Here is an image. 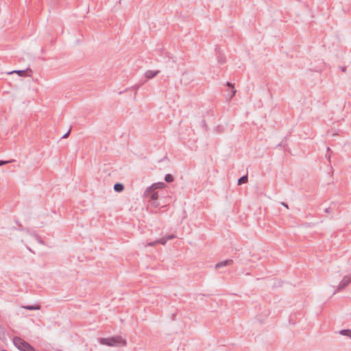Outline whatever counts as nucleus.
<instances>
[{
  "label": "nucleus",
  "mask_w": 351,
  "mask_h": 351,
  "mask_svg": "<svg viewBox=\"0 0 351 351\" xmlns=\"http://www.w3.org/2000/svg\"><path fill=\"white\" fill-rule=\"evenodd\" d=\"M99 342L101 344L108 346H124L126 345V341L121 337L101 338L99 339Z\"/></svg>",
  "instance_id": "nucleus-1"
},
{
  "label": "nucleus",
  "mask_w": 351,
  "mask_h": 351,
  "mask_svg": "<svg viewBox=\"0 0 351 351\" xmlns=\"http://www.w3.org/2000/svg\"><path fill=\"white\" fill-rule=\"evenodd\" d=\"M12 341L19 351H36L33 346L19 337H14Z\"/></svg>",
  "instance_id": "nucleus-2"
},
{
  "label": "nucleus",
  "mask_w": 351,
  "mask_h": 351,
  "mask_svg": "<svg viewBox=\"0 0 351 351\" xmlns=\"http://www.w3.org/2000/svg\"><path fill=\"white\" fill-rule=\"evenodd\" d=\"M351 282V275L346 276L339 285V288L342 289Z\"/></svg>",
  "instance_id": "nucleus-3"
},
{
  "label": "nucleus",
  "mask_w": 351,
  "mask_h": 351,
  "mask_svg": "<svg viewBox=\"0 0 351 351\" xmlns=\"http://www.w3.org/2000/svg\"><path fill=\"white\" fill-rule=\"evenodd\" d=\"M232 261L231 260L224 261L223 262L216 264L215 268L217 269V268H220L223 266L229 265L232 264Z\"/></svg>",
  "instance_id": "nucleus-4"
},
{
  "label": "nucleus",
  "mask_w": 351,
  "mask_h": 351,
  "mask_svg": "<svg viewBox=\"0 0 351 351\" xmlns=\"http://www.w3.org/2000/svg\"><path fill=\"white\" fill-rule=\"evenodd\" d=\"M165 187V184L163 182H158V183L154 184L151 186V189H152L153 190H155L157 189H164Z\"/></svg>",
  "instance_id": "nucleus-5"
},
{
  "label": "nucleus",
  "mask_w": 351,
  "mask_h": 351,
  "mask_svg": "<svg viewBox=\"0 0 351 351\" xmlns=\"http://www.w3.org/2000/svg\"><path fill=\"white\" fill-rule=\"evenodd\" d=\"M114 190L116 191L121 192V191H122L123 190L124 187H123V185L122 184L117 183V184H114Z\"/></svg>",
  "instance_id": "nucleus-6"
},
{
  "label": "nucleus",
  "mask_w": 351,
  "mask_h": 351,
  "mask_svg": "<svg viewBox=\"0 0 351 351\" xmlns=\"http://www.w3.org/2000/svg\"><path fill=\"white\" fill-rule=\"evenodd\" d=\"M173 238V236L172 237H169L168 238V239H171ZM167 241V239L162 238V239H159L158 241H156V243H160L162 245H165Z\"/></svg>",
  "instance_id": "nucleus-7"
},
{
  "label": "nucleus",
  "mask_w": 351,
  "mask_h": 351,
  "mask_svg": "<svg viewBox=\"0 0 351 351\" xmlns=\"http://www.w3.org/2000/svg\"><path fill=\"white\" fill-rule=\"evenodd\" d=\"M165 180L167 182H172L173 181V178L171 174H167L165 177Z\"/></svg>",
  "instance_id": "nucleus-8"
},
{
  "label": "nucleus",
  "mask_w": 351,
  "mask_h": 351,
  "mask_svg": "<svg viewBox=\"0 0 351 351\" xmlns=\"http://www.w3.org/2000/svg\"><path fill=\"white\" fill-rule=\"evenodd\" d=\"M247 176H243L239 180V184H244V183L247 182Z\"/></svg>",
  "instance_id": "nucleus-9"
},
{
  "label": "nucleus",
  "mask_w": 351,
  "mask_h": 351,
  "mask_svg": "<svg viewBox=\"0 0 351 351\" xmlns=\"http://www.w3.org/2000/svg\"><path fill=\"white\" fill-rule=\"evenodd\" d=\"M24 308L26 309H28V310H34V309L38 310V309H40L39 306H25Z\"/></svg>",
  "instance_id": "nucleus-10"
},
{
  "label": "nucleus",
  "mask_w": 351,
  "mask_h": 351,
  "mask_svg": "<svg viewBox=\"0 0 351 351\" xmlns=\"http://www.w3.org/2000/svg\"><path fill=\"white\" fill-rule=\"evenodd\" d=\"M341 333L344 335H347V336H349L351 337V330H341Z\"/></svg>",
  "instance_id": "nucleus-11"
},
{
  "label": "nucleus",
  "mask_w": 351,
  "mask_h": 351,
  "mask_svg": "<svg viewBox=\"0 0 351 351\" xmlns=\"http://www.w3.org/2000/svg\"><path fill=\"white\" fill-rule=\"evenodd\" d=\"M12 73H16L19 74V75L23 76L25 71H14Z\"/></svg>",
  "instance_id": "nucleus-12"
},
{
  "label": "nucleus",
  "mask_w": 351,
  "mask_h": 351,
  "mask_svg": "<svg viewBox=\"0 0 351 351\" xmlns=\"http://www.w3.org/2000/svg\"><path fill=\"white\" fill-rule=\"evenodd\" d=\"M4 332L1 328H0V339H2L4 338Z\"/></svg>",
  "instance_id": "nucleus-13"
},
{
  "label": "nucleus",
  "mask_w": 351,
  "mask_h": 351,
  "mask_svg": "<svg viewBox=\"0 0 351 351\" xmlns=\"http://www.w3.org/2000/svg\"><path fill=\"white\" fill-rule=\"evenodd\" d=\"M152 199H156L158 198L157 193H154L151 196Z\"/></svg>",
  "instance_id": "nucleus-14"
},
{
  "label": "nucleus",
  "mask_w": 351,
  "mask_h": 351,
  "mask_svg": "<svg viewBox=\"0 0 351 351\" xmlns=\"http://www.w3.org/2000/svg\"><path fill=\"white\" fill-rule=\"evenodd\" d=\"M10 162V161H4V160H1V161H0V166L3 165H5V164H7V163H8V162Z\"/></svg>",
  "instance_id": "nucleus-15"
},
{
  "label": "nucleus",
  "mask_w": 351,
  "mask_h": 351,
  "mask_svg": "<svg viewBox=\"0 0 351 351\" xmlns=\"http://www.w3.org/2000/svg\"><path fill=\"white\" fill-rule=\"evenodd\" d=\"M158 243H156V241L154 242H152V243H148V245H150V246H155L156 245H157Z\"/></svg>",
  "instance_id": "nucleus-16"
},
{
  "label": "nucleus",
  "mask_w": 351,
  "mask_h": 351,
  "mask_svg": "<svg viewBox=\"0 0 351 351\" xmlns=\"http://www.w3.org/2000/svg\"><path fill=\"white\" fill-rule=\"evenodd\" d=\"M234 93H235V90L233 91L232 97L234 95Z\"/></svg>",
  "instance_id": "nucleus-17"
}]
</instances>
